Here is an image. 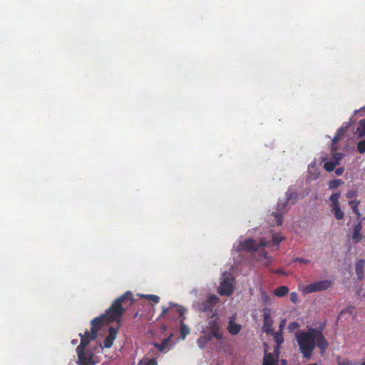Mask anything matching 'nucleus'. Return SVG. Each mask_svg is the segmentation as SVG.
Returning <instances> with one entry per match:
<instances>
[{
	"instance_id": "2f4dec72",
	"label": "nucleus",
	"mask_w": 365,
	"mask_h": 365,
	"mask_svg": "<svg viewBox=\"0 0 365 365\" xmlns=\"http://www.w3.org/2000/svg\"><path fill=\"white\" fill-rule=\"evenodd\" d=\"M341 139V136H339V134H336L332 139V145L331 150L334 151V148H337L336 145L339 140Z\"/></svg>"
},
{
	"instance_id": "7ed1b4c3",
	"label": "nucleus",
	"mask_w": 365,
	"mask_h": 365,
	"mask_svg": "<svg viewBox=\"0 0 365 365\" xmlns=\"http://www.w3.org/2000/svg\"><path fill=\"white\" fill-rule=\"evenodd\" d=\"M286 201L285 202H279L277 205V211L273 212L272 215L276 220V225L277 226H281L282 225V215L286 212V207L287 203L291 202L292 204H294L297 199V194L296 192H287L286 193Z\"/></svg>"
},
{
	"instance_id": "dca6fc26",
	"label": "nucleus",
	"mask_w": 365,
	"mask_h": 365,
	"mask_svg": "<svg viewBox=\"0 0 365 365\" xmlns=\"http://www.w3.org/2000/svg\"><path fill=\"white\" fill-rule=\"evenodd\" d=\"M359 204H360V200H350L349 202V205L351 207L352 212L356 215L358 220H359V219H362L361 217V215L359 210Z\"/></svg>"
},
{
	"instance_id": "a878e982",
	"label": "nucleus",
	"mask_w": 365,
	"mask_h": 365,
	"mask_svg": "<svg viewBox=\"0 0 365 365\" xmlns=\"http://www.w3.org/2000/svg\"><path fill=\"white\" fill-rule=\"evenodd\" d=\"M337 165L338 162L329 161L324 163V168L327 171L331 172L334 170L335 166Z\"/></svg>"
},
{
	"instance_id": "37998d69",
	"label": "nucleus",
	"mask_w": 365,
	"mask_h": 365,
	"mask_svg": "<svg viewBox=\"0 0 365 365\" xmlns=\"http://www.w3.org/2000/svg\"><path fill=\"white\" fill-rule=\"evenodd\" d=\"M276 273L281 274V273H282V272L281 269H278V270L276 271Z\"/></svg>"
},
{
	"instance_id": "423d86ee",
	"label": "nucleus",
	"mask_w": 365,
	"mask_h": 365,
	"mask_svg": "<svg viewBox=\"0 0 365 365\" xmlns=\"http://www.w3.org/2000/svg\"><path fill=\"white\" fill-rule=\"evenodd\" d=\"M331 282L328 279L317 281L307 285L304 289V292L305 293H312L325 291L331 287Z\"/></svg>"
},
{
	"instance_id": "2eb2a0df",
	"label": "nucleus",
	"mask_w": 365,
	"mask_h": 365,
	"mask_svg": "<svg viewBox=\"0 0 365 365\" xmlns=\"http://www.w3.org/2000/svg\"><path fill=\"white\" fill-rule=\"evenodd\" d=\"M365 266L364 259H358L355 264V271L359 280H361L364 278V269Z\"/></svg>"
},
{
	"instance_id": "6e6552de",
	"label": "nucleus",
	"mask_w": 365,
	"mask_h": 365,
	"mask_svg": "<svg viewBox=\"0 0 365 365\" xmlns=\"http://www.w3.org/2000/svg\"><path fill=\"white\" fill-rule=\"evenodd\" d=\"M207 329L209 330L210 336L215 338L217 341H221L223 339V336L220 332V325L217 318L212 319L209 321L207 326Z\"/></svg>"
},
{
	"instance_id": "c9c22d12",
	"label": "nucleus",
	"mask_w": 365,
	"mask_h": 365,
	"mask_svg": "<svg viewBox=\"0 0 365 365\" xmlns=\"http://www.w3.org/2000/svg\"><path fill=\"white\" fill-rule=\"evenodd\" d=\"M290 300L293 302V303H297V301H298V295L296 292H292L290 294Z\"/></svg>"
},
{
	"instance_id": "c756f323",
	"label": "nucleus",
	"mask_w": 365,
	"mask_h": 365,
	"mask_svg": "<svg viewBox=\"0 0 365 365\" xmlns=\"http://www.w3.org/2000/svg\"><path fill=\"white\" fill-rule=\"evenodd\" d=\"M144 297L154 304H157L160 301V297L157 295L147 294V295H144Z\"/></svg>"
},
{
	"instance_id": "f8f14e48",
	"label": "nucleus",
	"mask_w": 365,
	"mask_h": 365,
	"mask_svg": "<svg viewBox=\"0 0 365 365\" xmlns=\"http://www.w3.org/2000/svg\"><path fill=\"white\" fill-rule=\"evenodd\" d=\"M279 348L275 347L274 354L265 353L262 365H279Z\"/></svg>"
},
{
	"instance_id": "a211bd4d",
	"label": "nucleus",
	"mask_w": 365,
	"mask_h": 365,
	"mask_svg": "<svg viewBox=\"0 0 365 365\" xmlns=\"http://www.w3.org/2000/svg\"><path fill=\"white\" fill-rule=\"evenodd\" d=\"M289 292V288L287 286H280L274 290V295L278 297H282L287 295Z\"/></svg>"
},
{
	"instance_id": "09e8293b",
	"label": "nucleus",
	"mask_w": 365,
	"mask_h": 365,
	"mask_svg": "<svg viewBox=\"0 0 365 365\" xmlns=\"http://www.w3.org/2000/svg\"><path fill=\"white\" fill-rule=\"evenodd\" d=\"M138 312H136L135 314V317H136L138 316Z\"/></svg>"
},
{
	"instance_id": "4be33fe9",
	"label": "nucleus",
	"mask_w": 365,
	"mask_h": 365,
	"mask_svg": "<svg viewBox=\"0 0 365 365\" xmlns=\"http://www.w3.org/2000/svg\"><path fill=\"white\" fill-rule=\"evenodd\" d=\"M274 335V341L277 343L276 347H278L279 349V346L284 341V338L282 336V333L281 331L279 332H274L272 334Z\"/></svg>"
},
{
	"instance_id": "e433bc0d",
	"label": "nucleus",
	"mask_w": 365,
	"mask_h": 365,
	"mask_svg": "<svg viewBox=\"0 0 365 365\" xmlns=\"http://www.w3.org/2000/svg\"><path fill=\"white\" fill-rule=\"evenodd\" d=\"M346 130V129L345 128L341 127L338 130V131L336 134H339V136H341V139L342 137L344 136V135L345 134Z\"/></svg>"
},
{
	"instance_id": "5701e85b",
	"label": "nucleus",
	"mask_w": 365,
	"mask_h": 365,
	"mask_svg": "<svg viewBox=\"0 0 365 365\" xmlns=\"http://www.w3.org/2000/svg\"><path fill=\"white\" fill-rule=\"evenodd\" d=\"M340 194L339 192L333 193L329 197V200L331 201V207H334L335 206H339V198Z\"/></svg>"
},
{
	"instance_id": "20e7f679",
	"label": "nucleus",
	"mask_w": 365,
	"mask_h": 365,
	"mask_svg": "<svg viewBox=\"0 0 365 365\" xmlns=\"http://www.w3.org/2000/svg\"><path fill=\"white\" fill-rule=\"evenodd\" d=\"M78 365H95L94 353L84 348V344L78 345L76 348Z\"/></svg>"
},
{
	"instance_id": "4468645a",
	"label": "nucleus",
	"mask_w": 365,
	"mask_h": 365,
	"mask_svg": "<svg viewBox=\"0 0 365 365\" xmlns=\"http://www.w3.org/2000/svg\"><path fill=\"white\" fill-rule=\"evenodd\" d=\"M242 329V325L236 323V314L229 318L227 330L232 336L237 335Z\"/></svg>"
},
{
	"instance_id": "58836bf2",
	"label": "nucleus",
	"mask_w": 365,
	"mask_h": 365,
	"mask_svg": "<svg viewBox=\"0 0 365 365\" xmlns=\"http://www.w3.org/2000/svg\"><path fill=\"white\" fill-rule=\"evenodd\" d=\"M262 299H263V301H264V302H269V296H267V295L266 294V293H265V292H263V293H262Z\"/></svg>"
},
{
	"instance_id": "0eeeda50",
	"label": "nucleus",
	"mask_w": 365,
	"mask_h": 365,
	"mask_svg": "<svg viewBox=\"0 0 365 365\" xmlns=\"http://www.w3.org/2000/svg\"><path fill=\"white\" fill-rule=\"evenodd\" d=\"M362 222L363 219H359L357 223L354 224L350 230L351 240L354 244L360 242L365 237V234L363 232Z\"/></svg>"
},
{
	"instance_id": "cd10ccee",
	"label": "nucleus",
	"mask_w": 365,
	"mask_h": 365,
	"mask_svg": "<svg viewBox=\"0 0 365 365\" xmlns=\"http://www.w3.org/2000/svg\"><path fill=\"white\" fill-rule=\"evenodd\" d=\"M284 240V237L279 234H274L272 236V241L274 245H278L281 242H282Z\"/></svg>"
},
{
	"instance_id": "9b49d317",
	"label": "nucleus",
	"mask_w": 365,
	"mask_h": 365,
	"mask_svg": "<svg viewBox=\"0 0 365 365\" xmlns=\"http://www.w3.org/2000/svg\"><path fill=\"white\" fill-rule=\"evenodd\" d=\"M273 320L271 317V310L268 308H265L263 310V331L266 334L273 333Z\"/></svg>"
},
{
	"instance_id": "72a5a7b5",
	"label": "nucleus",
	"mask_w": 365,
	"mask_h": 365,
	"mask_svg": "<svg viewBox=\"0 0 365 365\" xmlns=\"http://www.w3.org/2000/svg\"><path fill=\"white\" fill-rule=\"evenodd\" d=\"M294 261L299 262L300 263L305 264L310 263L309 259L302 258V257H296Z\"/></svg>"
},
{
	"instance_id": "49530a36",
	"label": "nucleus",
	"mask_w": 365,
	"mask_h": 365,
	"mask_svg": "<svg viewBox=\"0 0 365 365\" xmlns=\"http://www.w3.org/2000/svg\"><path fill=\"white\" fill-rule=\"evenodd\" d=\"M361 365H365V361H363V362L361 364Z\"/></svg>"
},
{
	"instance_id": "39448f33",
	"label": "nucleus",
	"mask_w": 365,
	"mask_h": 365,
	"mask_svg": "<svg viewBox=\"0 0 365 365\" xmlns=\"http://www.w3.org/2000/svg\"><path fill=\"white\" fill-rule=\"evenodd\" d=\"M234 278L232 277L231 274L227 272H225L222 274V281L220 287H218L217 292L221 296H230L234 292Z\"/></svg>"
},
{
	"instance_id": "aec40b11",
	"label": "nucleus",
	"mask_w": 365,
	"mask_h": 365,
	"mask_svg": "<svg viewBox=\"0 0 365 365\" xmlns=\"http://www.w3.org/2000/svg\"><path fill=\"white\" fill-rule=\"evenodd\" d=\"M212 339V336L210 335H205L200 336L197 339V344L202 349L205 347V346Z\"/></svg>"
},
{
	"instance_id": "1a4fd4ad",
	"label": "nucleus",
	"mask_w": 365,
	"mask_h": 365,
	"mask_svg": "<svg viewBox=\"0 0 365 365\" xmlns=\"http://www.w3.org/2000/svg\"><path fill=\"white\" fill-rule=\"evenodd\" d=\"M219 302V297L215 294L210 295L207 299L199 306V309L203 312H212L214 307Z\"/></svg>"
},
{
	"instance_id": "393cba45",
	"label": "nucleus",
	"mask_w": 365,
	"mask_h": 365,
	"mask_svg": "<svg viewBox=\"0 0 365 365\" xmlns=\"http://www.w3.org/2000/svg\"><path fill=\"white\" fill-rule=\"evenodd\" d=\"M168 339H163L161 343H154L153 345L160 352H163L168 346Z\"/></svg>"
},
{
	"instance_id": "473e14b6",
	"label": "nucleus",
	"mask_w": 365,
	"mask_h": 365,
	"mask_svg": "<svg viewBox=\"0 0 365 365\" xmlns=\"http://www.w3.org/2000/svg\"><path fill=\"white\" fill-rule=\"evenodd\" d=\"M299 327V323L297 322H292L288 325V329L290 331H294Z\"/></svg>"
},
{
	"instance_id": "4c0bfd02",
	"label": "nucleus",
	"mask_w": 365,
	"mask_h": 365,
	"mask_svg": "<svg viewBox=\"0 0 365 365\" xmlns=\"http://www.w3.org/2000/svg\"><path fill=\"white\" fill-rule=\"evenodd\" d=\"M344 172V168H338L335 170V173L337 175H342Z\"/></svg>"
},
{
	"instance_id": "c85d7f7f",
	"label": "nucleus",
	"mask_w": 365,
	"mask_h": 365,
	"mask_svg": "<svg viewBox=\"0 0 365 365\" xmlns=\"http://www.w3.org/2000/svg\"><path fill=\"white\" fill-rule=\"evenodd\" d=\"M338 148H334V150L333 151L331 150L333 158L334 160V162H338V164L339 163V160L342 158L343 154L340 153H337Z\"/></svg>"
},
{
	"instance_id": "412c9836",
	"label": "nucleus",
	"mask_w": 365,
	"mask_h": 365,
	"mask_svg": "<svg viewBox=\"0 0 365 365\" xmlns=\"http://www.w3.org/2000/svg\"><path fill=\"white\" fill-rule=\"evenodd\" d=\"M356 133L359 137H363L365 135V118L359 121V125L356 128Z\"/></svg>"
},
{
	"instance_id": "c03bdc74",
	"label": "nucleus",
	"mask_w": 365,
	"mask_h": 365,
	"mask_svg": "<svg viewBox=\"0 0 365 365\" xmlns=\"http://www.w3.org/2000/svg\"><path fill=\"white\" fill-rule=\"evenodd\" d=\"M341 365H349V363L344 362Z\"/></svg>"
},
{
	"instance_id": "ea45409f",
	"label": "nucleus",
	"mask_w": 365,
	"mask_h": 365,
	"mask_svg": "<svg viewBox=\"0 0 365 365\" xmlns=\"http://www.w3.org/2000/svg\"><path fill=\"white\" fill-rule=\"evenodd\" d=\"M169 308L165 306L162 307L161 316L165 315L168 312Z\"/></svg>"
},
{
	"instance_id": "de8ad7c7",
	"label": "nucleus",
	"mask_w": 365,
	"mask_h": 365,
	"mask_svg": "<svg viewBox=\"0 0 365 365\" xmlns=\"http://www.w3.org/2000/svg\"><path fill=\"white\" fill-rule=\"evenodd\" d=\"M267 252L264 253V257H267Z\"/></svg>"
},
{
	"instance_id": "79ce46f5",
	"label": "nucleus",
	"mask_w": 365,
	"mask_h": 365,
	"mask_svg": "<svg viewBox=\"0 0 365 365\" xmlns=\"http://www.w3.org/2000/svg\"><path fill=\"white\" fill-rule=\"evenodd\" d=\"M178 312H179L180 315L181 317H182V315H183V314H184V313H185V311H184L182 309H178Z\"/></svg>"
},
{
	"instance_id": "f3484780",
	"label": "nucleus",
	"mask_w": 365,
	"mask_h": 365,
	"mask_svg": "<svg viewBox=\"0 0 365 365\" xmlns=\"http://www.w3.org/2000/svg\"><path fill=\"white\" fill-rule=\"evenodd\" d=\"M185 319V317L182 318V319L180 322V333L182 339H185L190 332V329L188 327L187 325L184 324L183 320Z\"/></svg>"
},
{
	"instance_id": "f03ea898",
	"label": "nucleus",
	"mask_w": 365,
	"mask_h": 365,
	"mask_svg": "<svg viewBox=\"0 0 365 365\" xmlns=\"http://www.w3.org/2000/svg\"><path fill=\"white\" fill-rule=\"evenodd\" d=\"M296 339L300 352L303 357L307 359L312 357L316 346L320 349L321 354H324L329 345L322 331L314 328H309L307 331H297Z\"/></svg>"
},
{
	"instance_id": "f257e3e1",
	"label": "nucleus",
	"mask_w": 365,
	"mask_h": 365,
	"mask_svg": "<svg viewBox=\"0 0 365 365\" xmlns=\"http://www.w3.org/2000/svg\"><path fill=\"white\" fill-rule=\"evenodd\" d=\"M133 304V293L130 291L126 292L116 299L103 314L92 319L91 331H86L84 334H79L81 337L79 345L84 344V348H86L91 341L96 339L98 332L104 323H119L121 321L123 314Z\"/></svg>"
},
{
	"instance_id": "a18cd8bd",
	"label": "nucleus",
	"mask_w": 365,
	"mask_h": 365,
	"mask_svg": "<svg viewBox=\"0 0 365 365\" xmlns=\"http://www.w3.org/2000/svg\"><path fill=\"white\" fill-rule=\"evenodd\" d=\"M76 341H77V340H73V341H72V343H73V344H76Z\"/></svg>"
},
{
	"instance_id": "7c9ffc66",
	"label": "nucleus",
	"mask_w": 365,
	"mask_h": 365,
	"mask_svg": "<svg viewBox=\"0 0 365 365\" xmlns=\"http://www.w3.org/2000/svg\"><path fill=\"white\" fill-rule=\"evenodd\" d=\"M357 150L361 154L365 153V140L357 143Z\"/></svg>"
},
{
	"instance_id": "ddd939ff",
	"label": "nucleus",
	"mask_w": 365,
	"mask_h": 365,
	"mask_svg": "<svg viewBox=\"0 0 365 365\" xmlns=\"http://www.w3.org/2000/svg\"><path fill=\"white\" fill-rule=\"evenodd\" d=\"M118 331L119 325H118L116 327H110L108 329V334L106 336L103 341V346L105 348H110L113 346V341L116 339Z\"/></svg>"
},
{
	"instance_id": "f704fd0d",
	"label": "nucleus",
	"mask_w": 365,
	"mask_h": 365,
	"mask_svg": "<svg viewBox=\"0 0 365 365\" xmlns=\"http://www.w3.org/2000/svg\"><path fill=\"white\" fill-rule=\"evenodd\" d=\"M356 195V192L355 190H349L346 194V197L349 199H351L354 197Z\"/></svg>"
},
{
	"instance_id": "a19ab883",
	"label": "nucleus",
	"mask_w": 365,
	"mask_h": 365,
	"mask_svg": "<svg viewBox=\"0 0 365 365\" xmlns=\"http://www.w3.org/2000/svg\"><path fill=\"white\" fill-rule=\"evenodd\" d=\"M284 324H285V320H284V319H283V320L281 322L280 324H279V329H280V331H281V332H282V329H283V328H284Z\"/></svg>"
},
{
	"instance_id": "6ab92c4d",
	"label": "nucleus",
	"mask_w": 365,
	"mask_h": 365,
	"mask_svg": "<svg viewBox=\"0 0 365 365\" xmlns=\"http://www.w3.org/2000/svg\"><path fill=\"white\" fill-rule=\"evenodd\" d=\"M331 212L334 213V217L338 220H342L344 217V213L341 210L340 206H335L334 207H331Z\"/></svg>"
},
{
	"instance_id": "b1692460",
	"label": "nucleus",
	"mask_w": 365,
	"mask_h": 365,
	"mask_svg": "<svg viewBox=\"0 0 365 365\" xmlns=\"http://www.w3.org/2000/svg\"><path fill=\"white\" fill-rule=\"evenodd\" d=\"M138 365H158L156 359H143L140 360Z\"/></svg>"
},
{
	"instance_id": "bb28decb",
	"label": "nucleus",
	"mask_w": 365,
	"mask_h": 365,
	"mask_svg": "<svg viewBox=\"0 0 365 365\" xmlns=\"http://www.w3.org/2000/svg\"><path fill=\"white\" fill-rule=\"evenodd\" d=\"M342 180L341 179L333 180L329 182V187L330 189H335L339 187L342 184Z\"/></svg>"
},
{
	"instance_id": "9d476101",
	"label": "nucleus",
	"mask_w": 365,
	"mask_h": 365,
	"mask_svg": "<svg viewBox=\"0 0 365 365\" xmlns=\"http://www.w3.org/2000/svg\"><path fill=\"white\" fill-rule=\"evenodd\" d=\"M269 242L261 239L259 244L252 239H247L244 241L242 247L247 251H257L259 247H268Z\"/></svg>"
}]
</instances>
